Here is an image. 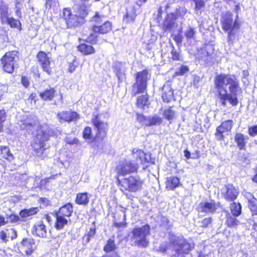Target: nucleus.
Here are the masks:
<instances>
[{
  "instance_id": "obj_61",
  "label": "nucleus",
  "mask_w": 257,
  "mask_h": 257,
  "mask_svg": "<svg viewBox=\"0 0 257 257\" xmlns=\"http://www.w3.org/2000/svg\"><path fill=\"white\" fill-rule=\"evenodd\" d=\"M137 120L142 123L143 125H144V122H147V118H146L143 115L137 114Z\"/></svg>"
},
{
  "instance_id": "obj_28",
  "label": "nucleus",
  "mask_w": 257,
  "mask_h": 257,
  "mask_svg": "<svg viewBox=\"0 0 257 257\" xmlns=\"http://www.w3.org/2000/svg\"><path fill=\"white\" fill-rule=\"evenodd\" d=\"M34 228L35 229V233L37 236L41 237H45L46 236V228L43 222H40L37 224L35 225Z\"/></svg>"
},
{
  "instance_id": "obj_56",
  "label": "nucleus",
  "mask_w": 257,
  "mask_h": 257,
  "mask_svg": "<svg viewBox=\"0 0 257 257\" xmlns=\"http://www.w3.org/2000/svg\"><path fill=\"white\" fill-rule=\"evenodd\" d=\"M195 3L196 11H199L202 9L205 5L204 0H193Z\"/></svg>"
},
{
  "instance_id": "obj_32",
  "label": "nucleus",
  "mask_w": 257,
  "mask_h": 257,
  "mask_svg": "<svg viewBox=\"0 0 257 257\" xmlns=\"http://www.w3.org/2000/svg\"><path fill=\"white\" fill-rule=\"evenodd\" d=\"M177 19V16L175 14L171 13L167 15V17L165 21L164 25L169 29H172L175 24Z\"/></svg>"
},
{
  "instance_id": "obj_29",
  "label": "nucleus",
  "mask_w": 257,
  "mask_h": 257,
  "mask_svg": "<svg viewBox=\"0 0 257 257\" xmlns=\"http://www.w3.org/2000/svg\"><path fill=\"white\" fill-rule=\"evenodd\" d=\"M87 193H79L76 195L75 202L79 205H87L89 202V198Z\"/></svg>"
},
{
  "instance_id": "obj_12",
  "label": "nucleus",
  "mask_w": 257,
  "mask_h": 257,
  "mask_svg": "<svg viewBox=\"0 0 257 257\" xmlns=\"http://www.w3.org/2000/svg\"><path fill=\"white\" fill-rule=\"evenodd\" d=\"M57 117L61 123L76 121L79 118V115L75 111H63L59 112Z\"/></svg>"
},
{
  "instance_id": "obj_55",
  "label": "nucleus",
  "mask_w": 257,
  "mask_h": 257,
  "mask_svg": "<svg viewBox=\"0 0 257 257\" xmlns=\"http://www.w3.org/2000/svg\"><path fill=\"white\" fill-rule=\"evenodd\" d=\"M212 221V218L211 217H206L201 221L200 226L205 228L207 227L211 224Z\"/></svg>"
},
{
  "instance_id": "obj_1",
  "label": "nucleus",
  "mask_w": 257,
  "mask_h": 257,
  "mask_svg": "<svg viewBox=\"0 0 257 257\" xmlns=\"http://www.w3.org/2000/svg\"><path fill=\"white\" fill-rule=\"evenodd\" d=\"M216 96L221 105L226 107L227 102L232 106L238 103V96L241 93L239 81L234 75L222 73L214 78Z\"/></svg>"
},
{
  "instance_id": "obj_34",
  "label": "nucleus",
  "mask_w": 257,
  "mask_h": 257,
  "mask_svg": "<svg viewBox=\"0 0 257 257\" xmlns=\"http://www.w3.org/2000/svg\"><path fill=\"white\" fill-rule=\"evenodd\" d=\"M180 184V180L176 177H170L167 178L166 188L173 190Z\"/></svg>"
},
{
  "instance_id": "obj_9",
  "label": "nucleus",
  "mask_w": 257,
  "mask_h": 257,
  "mask_svg": "<svg viewBox=\"0 0 257 257\" xmlns=\"http://www.w3.org/2000/svg\"><path fill=\"white\" fill-rule=\"evenodd\" d=\"M91 120L97 130L96 138H104L106 135L108 126L107 123L102 120L101 114L93 113Z\"/></svg>"
},
{
  "instance_id": "obj_44",
  "label": "nucleus",
  "mask_w": 257,
  "mask_h": 257,
  "mask_svg": "<svg viewBox=\"0 0 257 257\" xmlns=\"http://www.w3.org/2000/svg\"><path fill=\"white\" fill-rule=\"evenodd\" d=\"M3 65L4 70L9 73L13 72L14 70L15 65L5 61H1Z\"/></svg>"
},
{
  "instance_id": "obj_54",
  "label": "nucleus",
  "mask_w": 257,
  "mask_h": 257,
  "mask_svg": "<svg viewBox=\"0 0 257 257\" xmlns=\"http://www.w3.org/2000/svg\"><path fill=\"white\" fill-rule=\"evenodd\" d=\"M6 118V111L4 109H0V132L3 128V123Z\"/></svg>"
},
{
  "instance_id": "obj_63",
  "label": "nucleus",
  "mask_w": 257,
  "mask_h": 257,
  "mask_svg": "<svg viewBox=\"0 0 257 257\" xmlns=\"http://www.w3.org/2000/svg\"><path fill=\"white\" fill-rule=\"evenodd\" d=\"M21 82L24 86H25L26 88L29 87L30 85V82L28 79L27 77L22 76L21 79Z\"/></svg>"
},
{
  "instance_id": "obj_6",
  "label": "nucleus",
  "mask_w": 257,
  "mask_h": 257,
  "mask_svg": "<svg viewBox=\"0 0 257 257\" xmlns=\"http://www.w3.org/2000/svg\"><path fill=\"white\" fill-rule=\"evenodd\" d=\"M117 184L125 190L131 192H136L142 189L143 181L139 176H129L120 179L117 178Z\"/></svg>"
},
{
  "instance_id": "obj_14",
  "label": "nucleus",
  "mask_w": 257,
  "mask_h": 257,
  "mask_svg": "<svg viewBox=\"0 0 257 257\" xmlns=\"http://www.w3.org/2000/svg\"><path fill=\"white\" fill-rule=\"evenodd\" d=\"M20 249L26 252L27 255H30L36 249L35 243L32 238H24L20 246Z\"/></svg>"
},
{
  "instance_id": "obj_51",
  "label": "nucleus",
  "mask_w": 257,
  "mask_h": 257,
  "mask_svg": "<svg viewBox=\"0 0 257 257\" xmlns=\"http://www.w3.org/2000/svg\"><path fill=\"white\" fill-rule=\"evenodd\" d=\"M202 53L203 55L201 56V59L204 61L206 64L210 63L211 60V55L205 50L203 51Z\"/></svg>"
},
{
  "instance_id": "obj_47",
  "label": "nucleus",
  "mask_w": 257,
  "mask_h": 257,
  "mask_svg": "<svg viewBox=\"0 0 257 257\" xmlns=\"http://www.w3.org/2000/svg\"><path fill=\"white\" fill-rule=\"evenodd\" d=\"M7 219L8 222L9 221L13 223H18V222L22 221L19 216L15 214L7 215Z\"/></svg>"
},
{
  "instance_id": "obj_52",
  "label": "nucleus",
  "mask_w": 257,
  "mask_h": 257,
  "mask_svg": "<svg viewBox=\"0 0 257 257\" xmlns=\"http://www.w3.org/2000/svg\"><path fill=\"white\" fill-rule=\"evenodd\" d=\"M105 18L104 16H100L98 13H96L95 16L93 17L92 21L95 22L97 24H100L104 22L103 19Z\"/></svg>"
},
{
  "instance_id": "obj_64",
  "label": "nucleus",
  "mask_w": 257,
  "mask_h": 257,
  "mask_svg": "<svg viewBox=\"0 0 257 257\" xmlns=\"http://www.w3.org/2000/svg\"><path fill=\"white\" fill-rule=\"evenodd\" d=\"M27 210H28L29 216H31V215L36 214L38 212L39 209H38V208H37V207L31 208L30 209H27Z\"/></svg>"
},
{
  "instance_id": "obj_53",
  "label": "nucleus",
  "mask_w": 257,
  "mask_h": 257,
  "mask_svg": "<svg viewBox=\"0 0 257 257\" xmlns=\"http://www.w3.org/2000/svg\"><path fill=\"white\" fill-rule=\"evenodd\" d=\"M95 234V229L94 228H90L89 231L88 232L87 235L83 237V239L85 240L86 242H89L90 237H93Z\"/></svg>"
},
{
  "instance_id": "obj_57",
  "label": "nucleus",
  "mask_w": 257,
  "mask_h": 257,
  "mask_svg": "<svg viewBox=\"0 0 257 257\" xmlns=\"http://www.w3.org/2000/svg\"><path fill=\"white\" fill-rule=\"evenodd\" d=\"M0 239L3 242L6 243L9 241V238L5 230L0 231Z\"/></svg>"
},
{
  "instance_id": "obj_19",
  "label": "nucleus",
  "mask_w": 257,
  "mask_h": 257,
  "mask_svg": "<svg viewBox=\"0 0 257 257\" xmlns=\"http://www.w3.org/2000/svg\"><path fill=\"white\" fill-rule=\"evenodd\" d=\"M173 96V90L169 83L164 84L162 88V97L164 101L170 102Z\"/></svg>"
},
{
  "instance_id": "obj_26",
  "label": "nucleus",
  "mask_w": 257,
  "mask_h": 257,
  "mask_svg": "<svg viewBox=\"0 0 257 257\" xmlns=\"http://www.w3.org/2000/svg\"><path fill=\"white\" fill-rule=\"evenodd\" d=\"M1 23L3 25L7 24L12 28H16L19 30L22 29L20 21L12 17H8L6 20H4Z\"/></svg>"
},
{
  "instance_id": "obj_7",
  "label": "nucleus",
  "mask_w": 257,
  "mask_h": 257,
  "mask_svg": "<svg viewBox=\"0 0 257 257\" xmlns=\"http://www.w3.org/2000/svg\"><path fill=\"white\" fill-rule=\"evenodd\" d=\"M222 29L228 32V43H232L235 37L234 30H238L239 28L238 23L235 21L233 22L232 15L229 13L224 14L221 18Z\"/></svg>"
},
{
  "instance_id": "obj_25",
  "label": "nucleus",
  "mask_w": 257,
  "mask_h": 257,
  "mask_svg": "<svg viewBox=\"0 0 257 257\" xmlns=\"http://www.w3.org/2000/svg\"><path fill=\"white\" fill-rule=\"evenodd\" d=\"M10 16L9 7L8 5L3 0H0V20L1 22L6 20Z\"/></svg>"
},
{
  "instance_id": "obj_58",
  "label": "nucleus",
  "mask_w": 257,
  "mask_h": 257,
  "mask_svg": "<svg viewBox=\"0 0 257 257\" xmlns=\"http://www.w3.org/2000/svg\"><path fill=\"white\" fill-rule=\"evenodd\" d=\"M186 12L187 10L185 8H180L177 10L176 15L181 18H183L184 16L186 15Z\"/></svg>"
},
{
  "instance_id": "obj_20",
  "label": "nucleus",
  "mask_w": 257,
  "mask_h": 257,
  "mask_svg": "<svg viewBox=\"0 0 257 257\" xmlns=\"http://www.w3.org/2000/svg\"><path fill=\"white\" fill-rule=\"evenodd\" d=\"M115 74L119 81H122L125 78L126 67L125 64L121 62L116 63L115 65Z\"/></svg>"
},
{
  "instance_id": "obj_49",
  "label": "nucleus",
  "mask_w": 257,
  "mask_h": 257,
  "mask_svg": "<svg viewBox=\"0 0 257 257\" xmlns=\"http://www.w3.org/2000/svg\"><path fill=\"white\" fill-rule=\"evenodd\" d=\"M189 71V68L185 65H181L180 69L176 71L175 74L177 76H181L185 74Z\"/></svg>"
},
{
  "instance_id": "obj_27",
  "label": "nucleus",
  "mask_w": 257,
  "mask_h": 257,
  "mask_svg": "<svg viewBox=\"0 0 257 257\" xmlns=\"http://www.w3.org/2000/svg\"><path fill=\"white\" fill-rule=\"evenodd\" d=\"M18 58V52L10 51L5 54L1 59V61H5L15 65Z\"/></svg>"
},
{
  "instance_id": "obj_30",
  "label": "nucleus",
  "mask_w": 257,
  "mask_h": 257,
  "mask_svg": "<svg viewBox=\"0 0 257 257\" xmlns=\"http://www.w3.org/2000/svg\"><path fill=\"white\" fill-rule=\"evenodd\" d=\"M56 215V222L55 224V227L57 230H60L63 229L65 225H67L68 221V219L64 216L58 215L57 214Z\"/></svg>"
},
{
  "instance_id": "obj_48",
  "label": "nucleus",
  "mask_w": 257,
  "mask_h": 257,
  "mask_svg": "<svg viewBox=\"0 0 257 257\" xmlns=\"http://www.w3.org/2000/svg\"><path fill=\"white\" fill-rule=\"evenodd\" d=\"M83 137L85 139L90 140L93 138L91 134V128L90 127L87 126L85 127L83 131Z\"/></svg>"
},
{
  "instance_id": "obj_17",
  "label": "nucleus",
  "mask_w": 257,
  "mask_h": 257,
  "mask_svg": "<svg viewBox=\"0 0 257 257\" xmlns=\"http://www.w3.org/2000/svg\"><path fill=\"white\" fill-rule=\"evenodd\" d=\"M35 120L31 117H27L21 120L19 123L20 128L23 130H26L28 133H33L37 128Z\"/></svg>"
},
{
  "instance_id": "obj_43",
  "label": "nucleus",
  "mask_w": 257,
  "mask_h": 257,
  "mask_svg": "<svg viewBox=\"0 0 257 257\" xmlns=\"http://www.w3.org/2000/svg\"><path fill=\"white\" fill-rule=\"evenodd\" d=\"M170 44L171 47L172 59L173 60H181V57L180 52L175 48L173 44L172 43H171Z\"/></svg>"
},
{
  "instance_id": "obj_35",
  "label": "nucleus",
  "mask_w": 257,
  "mask_h": 257,
  "mask_svg": "<svg viewBox=\"0 0 257 257\" xmlns=\"http://www.w3.org/2000/svg\"><path fill=\"white\" fill-rule=\"evenodd\" d=\"M0 155L2 158L6 159L9 161L14 159L13 155L10 152L9 148L7 147L0 146Z\"/></svg>"
},
{
  "instance_id": "obj_59",
  "label": "nucleus",
  "mask_w": 257,
  "mask_h": 257,
  "mask_svg": "<svg viewBox=\"0 0 257 257\" xmlns=\"http://www.w3.org/2000/svg\"><path fill=\"white\" fill-rule=\"evenodd\" d=\"M248 133L251 136H254L257 135V125H254L249 128Z\"/></svg>"
},
{
  "instance_id": "obj_23",
  "label": "nucleus",
  "mask_w": 257,
  "mask_h": 257,
  "mask_svg": "<svg viewBox=\"0 0 257 257\" xmlns=\"http://www.w3.org/2000/svg\"><path fill=\"white\" fill-rule=\"evenodd\" d=\"M111 30V24L108 21H104L101 26L95 25L92 28V31L94 33L100 34H106Z\"/></svg>"
},
{
  "instance_id": "obj_40",
  "label": "nucleus",
  "mask_w": 257,
  "mask_h": 257,
  "mask_svg": "<svg viewBox=\"0 0 257 257\" xmlns=\"http://www.w3.org/2000/svg\"><path fill=\"white\" fill-rule=\"evenodd\" d=\"M230 210L233 216H238L241 213V205L239 203H232L230 204Z\"/></svg>"
},
{
  "instance_id": "obj_60",
  "label": "nucleus",
  "mask_w": 257,
  "mask_h": 257,
  "mask_svg": "<svg viewBox=\"0 0 257 257\" xmlns=\"http://www.w3.org/2000/svg\"><path fill=\"white\" fill-rule=\"evenodd\" d=\"M15 13L16 16L18 17L19 18L21 17V8L19 7V3L18 2H16L15 4Z\"/></svg>"
},
{
  "instance_id": "obj_31",
  "label": "nucleus",
  "mask_w": 257,
  "mask_h": 257,
  "mask_svg": "<svg viewBox=\"0 0 257 257\" xmlns=\"http://www.w3.org/2000/svg\"><path fill=\"white\" fill-rule=\"evenodd\" d=\"M246 197L248 201V207L251 211L253 214H257V199L249 193L246 195Z\"/></svg>"
},
{
  "instance_id": "obj_18",
  "label": "nucleus",
  "mask_w": 257,
  "mask_h": 257,
  "mask_svg": "<svg viewBox=\"0 0 257 257\" xmlns=\"http://www.w3.org/2000/svg\"><path fill=\"white\" fill-rule=\"evenodd\" d=\"M133 157L136 159L137 163H140L145 165L148 163L149 160L147 157V155L141 150L134 149L132 151Z\"/></svg>"
},
{
  "instance_id": "obj_13",
  "label": "nucleus",
  "mask_w": 257,
  "mask_h": 257,
  "mask_svg": "<svg viewBox=\"0 0 257 257\" xmlns=\"http://www.w3.org/2000/svg\"><path fill=\"white\" fill-rule=\"evenodd\" d=\"M233 122L232 120H228L222 122L220 125L216 128L215 137L217 140L221 141L224 139L223 134L230 131L232 127Z\"/></svg>"
},
{
  "instance_id": "obj_2",
  "label": "nucleus",
  "mask_w": 257,
  "mask_h": 257,
  "mask_svg": "<svg viewBox=\"0 0 257 257\" xmlns=\"http://www.w3.org/2000/svg\"><path fill=\"white\" fill-rule=\"evenodd\" d=\"M88 14L87 10L84 6L79 7L72 13L69 8H64L60 13V22L62 29H72L81 26L85 22V18Z\"/></svg>"
},
{
  "instance_id": "obj_8",
  "label": "nucleus",
  "mask_w": 257,
  "mask_h": 257,
  "mask_svg": "<svg viewBox=\"0 0 257 257\" xmlns=\"http://www.w3.org/2000/svg\"><path fill=\"white\" fill-rule=\"evenodd\" d=\"M136 82L133 84L132 90V94L136 96L138 93H143L147 86V81L149 79L148 71L144 70L138 72L135 76Z\"/></svg>"
},
{
  "instance_id": "obj_36",
  "label": "nucleus",
  "mask_w": 257,
  "mask_h": 257,
  "mask_svg": "<svg viewBox=\"0 0 257 257\" xmlns=\"http://www.w3.org/2000/svg\"><path fill=\"white\" fill-rule=\"evenodd\" d=\"M234 139L238 148L240 150H243L246 145L244 136L240 133H236Z\"/></svg>"
},
{
  "instance_id": "obj_50",
  "label": "nucleus",
  "mask_w": 257,
  "mask_h": 257,
  "mask_svg": "<svg viewBox=\"0 0 257 257\" xmlns=\"http://www.w3.org/2000/svg\"><path fill=\"white\" fill-rule=\"evenodd\" d=\"M195 33L194 29L190 27L185 32V36L187 40L192 39L194 38Z\"/></svg>"
},
{
  "instance_id": "obj_21",
  "label": "nucleus",
  "mask_w": 257,
  "mask_h": 257,
  "mask_svg": "<svg viewBox=\"0 0 257 257\" xmlns=\"http://www.w3.org/2000/svg\"><path fill=\"white\" fill-rule=\"evenodd\" d=\"M113 224L116 227H123L126 225L124 222L125 220V212L122 210L117 213L114 215Z\"/></svg>"
},
{
  "instance_id": "obj_16",
  "label": "nucleus",
  "mask_w": 257,
  "mask_h": 257,
  "mask_svg": "<svg viewBox=\"0 0 257 257\" xmlns=\"http://www.w3.org/2000/svg\"><path fill=\"white\" fill-rule=\"evenodd\" d=\"M223 194L226 200L232 201L236 199L238 191L232 184H228L223 189Z\"/></svg>"
},
{
  "instance_id": "obj_24",
  "label": "nucleus",
  "mask_w": 257,
  "mask_h": 257,
  "mask_svg": "<svg viewBox=\"0 0 257 257\" xmlns=\"http://www.w3.org/2000/svg\"><path fill=\"white\" fill-rule=\"evenodd\" d=\"M73 206L71 203H67L60 208L56 214L65 217H69L73 212Z\"/></svg>"
},
{
  "instance_id": "obj_4",
  "label": "nucleus",
  "mask_w": 257,
  "mask_h": 257,
  "mask_svg": "<svg viewBox=\"0 0 257 257\" xmlns=\"http://www.w3.org/2000/svg\"><path fill=\"white\" fill-rule=\"evenodd\" d=\"M60 132L55 131L47 124L42 125L38 130L37 134L34 139L32 147L35 155L40 159H44L46 157L45 151L47 149L45 142L47 141L50 136H56Z\"/></svg>"
},
{
  "instance_id": "obj_39",
  "label": "nucleus",
  "mask_w": 257,
  "mask_h": 257,
  "mask_svg": "<svg viewBox=\"0 0 257 257\" xmlns=\"http://www.w3.org/2000/svg\"><path fill=\"white\" fill-rule=\"evenodd\" d=\"M116 248V245L115 244L114 237H112L109 238L106 245L104 247V251L106 252L114 251Z\"/></svg>"
},
{
  "instance_id": "obj_38",
  "label": "nucleus",
  "mask_w": 257,
  "mask_h": 257,
  "mask_svg": "<svg viewBox=\"0 0 257 257\" xmlns=\"http://www.w3.org/2000/svg\"><path fill=\"white\" fill-rule=\"evenodd\" d=\"M162 122V119L157 116H150L147 118V122H144V125L151 126L159 124Z\"/></svg>"
},
{
  "instance_id": "obj_22",
  "label": "nucleus",
  "mask_w": 257,
  "mask_h": 257,
  "mask_svg": "<svg viewBox=\"0 0 257 257\" xmlns=\"http://www.w3.org/2000/svg\"><path fill=\"white\" fill-rule=\"evenodd\" d=\"M136 16V9L135 7L134 6H131L126 9V12L123 17V21L126 23L134 22Z\"/></svg>"
},
{
  "instance_id": "obj_45",
  "label": "nucleus",
  "mask_w": 257,
  "mask_h": 257,
  "mask_svg": "<svg viewBox=\"0 0 257 257\" xmlns=\"http://www.w3.org/2000/svg\"><path fill=\"white\" fill-rule=\"evenodd\" d=\"M165 117L168 119H172L175 116V112L172 110L171 107L165 109L163 112Z\"/></svg>"
},
{
  "instance_id": "obj_62",
  "label": "nucleus",
  "mask_w": 257,
  "mask_h": 257,
  "mask_svg": "<svg viewBox=\"0 0 257 257\" xmlns=\"http://www.w3.org/2000/svg\"><path fill=\"white\" fill-rule=\"evenodd\" d=\"M173 39L178 45H180L182 42V36L180 34L174 35Z\"/></svg>"
},
{
  "instance_id": "obj_41",
  "label": "nucleus",
  "mask_w": 257,
  "mask_h": 257,
  "mask_svg": "<svg viewBox=\"0 0 257 257\" xmlns=\"http://www.w3.org/2000/svg\"><path fill=\"white\" fill-rule=\"evenodd\" d=\"M148 98L149 97L148 95H142L138 97L137 100L138 106L140 108H143L145 105H148Z\"/></svg>"
},
{
  "instance_id": "obj_42",
  "label": "nucleus",
  "mask_w": 257,
  "mask_h": 257,
  "mask_svg": "<svg viewBox=\"0 0 257 257\" xmlns=\"http://www.w3.org/2000/svg\"><path fill=\"white\" fill-rule=\"evenodd\" d=\"M226 222L229 227H234L238 224L239 221L234 217L228 214L226 216Z\"/></svg>"
},
{
  "instance_id": "obj_15",
  "label": "nucleus",
  "mask_w": 257,
  "mask_h": 257,
  "mask_svg": "<svg viewBox=\"0 0 257 257\" xmlns=\"http://www.w3.org/2000/svg\"><path fill=\"white\" fill-rule=\"evenodd\" d=\"M39 62L42 66L43 70L50 74L51 72V67L50 66V60L47 55L43 52H40L37 55Z\"/></svg>"
},
{
  "instance_id": "obj_5",
  "label": "nucleus",
  "mask_w": 257,
  "mask_h": 257,
  "mask_svg": "<svg viewBox=\"0 0 257 257\" xmlns=\"http://www.w3.org/2000/svg\"><path fill=\"white\" fill-rule=\"evenodd\" d=\"M150 227L148 224L135 228L131 232L132 239L139 247H146L149 243L147 237L150 234Z\"/></svg>"
},
{
  "instance_id": "obj_3",
  "label": "nucleus",
  "mask_w": 257,
  "mask_h": 257,
  "mask_svg": "<svg viewBox=\"0 0 257 257\" xmlns=\"http://www.w3.org/2000/svg\"><path fill=\"white\" fill-rule=\"evenodd\" d=\"M193 247L194 244L188 242L183 237L173 236L168 244L162 243L159 248L163 253L167 252L172 257H185Z\"/></svg>"
},
{
  "instance_id": "obj_11",
  "label": "nucleus",
  "mask_w": 257,
  "mask_h": 257,
  "mask_svg": "<svg viewBox=\"0 0 257 257\" xmlns=\"http://www.w3.org/2000/svg\"><path fill=\"white\" fill-rule=\"evenodd\" d=\"M219 203H216L214 201L202 202L199 204L198 211L199 212L205 213H213L219 207Z\"/></svg>"
},
{
  "instance_id": "obj_33",
  "label": "nucleus",
  "mask_w": 257,
  "mask_h": 257,
  "mask_svg": "<svg viewBox=\"0 0 257 257\" xmlns=\"http://www.w3.org/2000/svg\"><path fill=\"white\" fill-rule=\"evenodd\" d=\"M55 90L53 88L46 89L43 92L40 93L41 98L45 101L51 100L54 96Z\"/></svg>"
},
{
  "instance_id": "obj_46",
  "label": "nucleus",
  "mask_w": 257,
  "mask_h": 257,
  "mask_svg": "<svg viewBox=\"0 0 257 257\" xmlns=\"http://www.w3.org/2000/svg\"><path fill=\"white\" fill-rule=\"evenodd\" d=\"M8 238H11L13 240L17 237L16 230L13 228H9L5 229Z\"/></svg>"
},
{
  "instance_id": "obj_10",
  "label": "nucleus",
  "mask_w": 257,
  "mask_h": 257,
  "mask_svg": "<svg viewBox=\"0 0 257 257\" xmlns=\"http://www.w3.org/2000/svg\"><path fill=\"white\" fill-rule=\"evenodd\" d=\"M137 164H133L131 161L124 160L117 167V172L119 176H124L136 172L138 171Z\"/></svg>"
},
{
  "instance_id": "obj_37",
  "label": "nucleus",
  "mask_w": 257,
  "mask_h": 257,
  "mask_svg": "<svg viewBox=\"0 0 257 257\" xmlns=\"http://www.w3.org/2000/svg\"><path fill=\"white\" fill-rule=\"evenodd\" d=\"M78 50L84 55H89L94 53V48L89 45L81 44L78 47Z\"/></svg>"
}]
</instances>
